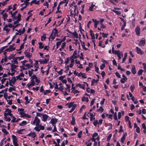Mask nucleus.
<instances>
[{"mask_svg": "<svg viewBox=\"0 0 146 146\" xmlns=\"http://www.w3.org/2000/svg\"><path fill=\"white\" fill-rule=\"evenodd\" d=\"M39 46V48L40 49H42L44 47V45H43L42 43L41 42H39L38 43Z\"/></svg>", "mask_w": 146, "mask_h": 146, "instance_id": "nucleus-23", "label": "nucleus"}, {"mask_svg": "<svg viewBox=\"0 0 146 146\" xmlns=\"http://www.w3.org/2000/svg\"><path fill=\"white\" fill-rule=\"evenodd\" d=\"M25 43V42H24L20 46V48L19 49V50H21L22 49L24 48V45Z\"/></svg>", "mask_w": 146, "mask_h": 146, "instance_id": "nucleus-55", "label": "nucleus"}, {"mask_svg": "<svg viewBox=\"0 0 146 146\" xmlns=\"http://www.w3.org/2000/svg\"><path fill=\"white\" fill-rule=\"evenodd\" d=\"M13 60H11V62L12 63L13 62V64H18V62L17 61V60H18L17 57H15L14 58H13Z\"/></svg>", "mask_w": 146, "mask_h": 146, "instance_id": "nucleus-13", "label": "nucleus"}, {"mask_svg": "<svg viewBox=\"0 0 146 146\" xmlns=\"http://www.w3.org/2000/svg\"><path fill=\"white\" fill-rule=\"evenodd\" d=\"M72 120L71 122V124L72 125H75L76 124L75 118L74 117H72Z\"/></svg>", "mask_w": 146, "mask_h": 146, "instance_id": "nucleus-18", "label": "nucleus"}, {"mask_svg": "<svg viewBox=\"0 0 146 146\" xmlns=\"http://www.w3.org/2000/svg\"><path fill=\"white\" fill-rule=\"evenodd\" d=\"M125 139V137H122L120 140V142L122 143H124V141Z\"/></svg>", "mask_w": 146, "mask_h": 146, "instance_id": "nucleus-58", "label": "nucleus"}, {"mask_svg": "<svg viewBox=\"0 0 146 146\" xmlns=\"http://www.w3.org/2000/svg\"><path fill=\"white\" fill-rule=\"evenodd\" d=\"M8 45H7L3 47H2L0 49V54L3 51V50L5 49L6 48H7L8 46Z\"/></svg>", "mask_w": 146, "mask_h": 146, "instance_id": "nucleus-32", "label": "nucleus"}, {"mask_svg": "<svg viewBox=\"0 0 146 146\" xmlns=\"http://www.w3.org/2000/svg\"><path fill=\"white\" fill-rule=\"evenodd\" d=\"M126 26V23H123V25L121 27V30H123L124 29L125 27Z\"/></svg>", "mask_w": 146, "mask_h": 146, "instance_id": "nucleus-62", "label": "nucleus"}, {"mask_svg": "<svg viewBox=\"0 0 146 146\" xmlns=\"http://www.w3.org/2000/svg\"><path fill=\"white\" fill-rule=\"evenodd\" d=\"M46 36L45 35H43L41 36V40L42 41L46 39Z\"/></svg>", "mask_w": 146, "mask_h": 146, "instance_id": "nucleus-54", "label": "nucleus"}, {"mask_svg": "<svg viewBox=\"0 0 146 146\" xmlns=\"http://www.w3.org/2000/svg\"><path fill=\"white\" fill-rule=\"evenodd\" d=\"M12 137L13 138V145H18L17 143V140L16 137L13 135H12Z\"/></svg>", "mask_w": 146, "mask_h": 146, "instance_id": "nucleus-2", "label": "nucleus"}, {"mask_svg": "<svg viewBox=\"0 0 146 146\" xmlns=\"http://www.w3.org/2000/svg\"><path fill=\"white\" fill-rule=\"evenodd\" d=\"M69 65H67L65 66V68H66V70L64 71L65 72H67V71L69 70Z\"/></svg>", "mask_w": 146, "mask_h": 146, "instance_id": "nucleus-51", "label": "nucleus"}, {"mask_svg": "<svg viewBox=\"0 0 146 146\" xmlns=\"http://www.w3.org/2000/svg\"><path fill=\"white\" fill-rule=\"evenodd\" d=\"M132 66V67L131 70V72L133 74H135L136 73V71L135 70V66L134 65H133Z\"/></svg>", "mask_w": 146, "mask_h": 146, "instance_id": "nucleus-12", "label": "nucleus"}, {"mask_svg": "<svg viewBox=\"0 0 146 146\" xmlns=\"http://www.w3.org/2000/svg\"><path fill=\"white\" fill-rule=\"evenodd\" d=\"M39 125L40 130H44V127L43 126L40 125Z\"/></svg>", "mask_w": 146, "mask_h": 146, "instance_id": "nucleus-63", "label": "nucleus"}, {"mask_svg": "<svg viewBox=\"0 0 146 146\" xmlns=\"http://www.w3.org/2000/svg\"><path fill=\"white\" fill-rule=\"evenodd\" d=\"M15 55L16 54H10L8 58L9 60H10L12 59H13L15 58L14 57L15 56Z\"/></svg>", "mask_w": 146, "mask_h": 146, "instance_id": "nucleus-20", "label": "nucleus"}, {"mask_svg": "<svg viewBox=\"0 0 146 146\" xmlns=\"http://www.w3.org/2000/svg\"><path fill=\"white\" fill-rule=\"evenodd\" d=\"M25 130V129H22L18 131V133L19 134H22L23 133L22 132L23 131Z\"/></svg>", "mask_w": 146, "mask_h": 146, "instance_id": "nucleus-57", "label": "nucleus"}, {"mask_svg": "<svg viewBox=\"0 0 146 146\" xmlns=\"http://www.w3.org/2000/svg\"><path fill=\"white\" fill-rule=\"evenodd\" d=\"M122 76L123 78L120 80V82L121 83L124 84V82L122 80H124V81H126L127 80V78L124 74L122 75Z\"/></svg>", "mask_w": 146, "mask_h": 146, "instance_id": "nucleus-14", "label": "nucleus"}, {"mask_svg": "<svg viewBox=\"0 0 146 146\" xmlns=\"http://www.w3.org/2000/svg\"><path fill=\"white\" fill-rule=\"evenodd\" d=\"M34 61H35V63L34 67L35 68H38V60H34Z\"/></svg>", "mask_w": 146, "mask_h": 146, "instance_id": "nucleus-38", "label": "nucleus"}, {"mask_svg": "<svg viewBox=\"0 0 146 146\" xmlns=\"http://www.w3.org/2000/svg\"><path fill=\"white\" fill-rule=\"evenodd\" d=\"M135 32L136 34L138 36H139L140 34V28L139 26H137L135 29Z\"/></svg>", "mask_w": 146, "mask_h": 146, "instance_id": "nucleus-8", "label": "nucleus"}, {"mask_svg": "<svg viewBox=\"0 0 146 146\" xmlns=\"http://www.w3.org/2000/svg\"><path fill=\"white\" fill-rule=\"evenodd\" d=\"M11 80H12V83L14 84H15L17 80L15 77H13Z\"/></svg>", "mask_w": 146, "mask_h": 146, "instance_id": "nucleus-36", "label": "nucleus"}, {"mask_svg": "<svg viewBox=\"0 0 146 146\" xmlns=\"http://www.w3.org/2000/svg\"><path fill=\"white\" fill-rule=\"evenodd\" d=\"M74 102L68 103L66 104L65 106H68L69 108H70L71 107L72 108L74 106H75V108H76L77 106V104H74Z\"/></svg>", "mask_w": 146, "mask_h": 146, "instance_id": "nucleus-1", "label": "nucleus"}, {"mask_svg": "<svg viewBox=\"0 0 146 146\" xmlns=\"http://www.w3.org/2000/svg\"><path fill=\"white\" fill-rule=\"evenodd\" d=\"M78 58L77 56H74L73 55L71 56L70 58L69 59L71 60V59H74L77 58Z\"/></svg>", "mask_w": 146, "mask_h": 146, "instance_id": "nucleus-56", "label": "nucleus"}, {"mask_svg": "<svg viewBox=\"0 0 146 146\" xmlns=\"http://www.w3.org/2000/svg\"><path fill=\"white\" fill-rule=\"evenodd\" d=\"M9 48L10 49V51H13L15 50V48L14 47H13L11 46H10L9 47Z\"/></svg>", "mask_w": 146, "mask_h": 146, "instance_id": "nucleus-47", "label": "nucleus"}, {"mask_svg": "<svg viewBox=\"0 0 146 146\" xmlns=\"http://www.w3.org/2000/svg\"><path fill=\"white\" fill-rule=\"evenodd\" d=\"M35 119H36V126H38L39 125L40 120L37 116H35Z\"/></svg>", "mask_w": 146, "mask_h": 146, "instance_id": "nucleus-15", "label": "nucleus"}, {"mask_svg": "<svg viewBox=\"0 0 146 146\" xmlns=\"http://www.w3.org/2000/svg\"><path fill=\"white\" fill-rule=\"evenodd\" d=\"M30 1V0H25L24 1V2L25 3V6H24L23 8H21L20 9V10L21 11H23L24 9L26 8L27 6L29 5V4L30 3L29 2V1Z\"/></svg>", "mask_w": 146, "mask_h": 146, "instance_id": "nucleus-3", "label": "nucleus"}, {"mask_svg": "<svg viewBox=\"0 0 146 146\" xmlns=\"http://www.w3.org/2000/svg\"><path fill=\"white\" fill-rule=\"evenodd\" d=\"M58 119L56 118H52L50 121V123L53 125H55L57 122Z\"/></svg>", "mask_w": 146, "mask_h": 146, "instance_id": "nucleus-7", "label": "nucleus"}, {"mask_svg": "<svg viewBox=\"0 0 146 146\" xmlns=\"http://www.w3.org/2000/svg\"><path fill=\"white\" fill-rule=\"evenodd\" d=\"M63 89L64 88H63V86H60L59 88H58V89L61 91L62 92H63L64 91L63 90Z\"/></svg>", "mask_w": 146, "mask_h": 146, "instance_id": "nucleus-64", "label": "nucleus"}, {"mask_svg": "<svg viewBox=\"0 0 146 146\" xmlns=\"http://www.w3.org/2000/svg\"><path fill=\"white\" fill-rule=\"evenodd\" d=\"M135 88V86L134 85H133L131 86H130V88L131 91L132 92H133Z\"/></svg>", "mask_w": 146, "mask_h": 146, "instance_id": "nucleus-39", "label": "nucleus"}, {"mask_svg": "<svg viewBox=\"0 0 146 146\" xmlns=\"http://www.w3.org/2000/svg\"><path fill=\"white\" fill-rule=\"evenodd\" d=\"M53 32H54L53 31H52L50 35L49 38V40H50V38H51V39H52V40H53L54 39V38H55V36H53Z\"/></svg>", "mask_w": 146, "mask_h": 146, "instance_id": "nucleus-27", "label": "nucleus"}, {"mask_svg": "<svg viewBox=\"0 0 146 146\" xmlns=\"http://www.w3.org/2000/svg\"><path fill=\"white\" fill-rule=\"evenodd\" d=\"M105 67V65L104 64H102L100 66V69L101 70L104 69V68Z\"/></svg>", "mask_w": 146, "mask_h": 146, "instance_id": "nucleus-48", "label": "nucleus"}, {"mask_svg": "<svg viewBox=\"0 0 146 146\" xmlns=\"http://www.w3.org/2000/svg\"><path fill=\"white\" fill-rule=\"evenodd\" d=\"M74 59H71V64L69 66L71 68H72L74 65Z\"/></svg>", "mask_w": 146, "mask_h": 146, "instance_id": "nucleus-19", "label": "nucleus"}, {"mask_svg": "<svg viewBox=\"0 0 146 146\" xmlns=\"http://www.w3.org/2000/svg\"><path fill=\"white\" fill-rule=\"evenodd\" d=\"M70 60L69 57L67 58L66 61H65L64 62V63L66 65H67L68 64L69 61Z\"/></svg>", "mask_w": 146, "mask_h": 146, "instance_id": "nucleus-61", "label": "nucleus"}, {"mask_svg": "<svg viewBox=\"0 0 146 146\" xmlns=\"http://www.w3.org/2000/svg\"><path fill=\"white\" fill-rule=\"evenodd\" d=\"M75 106H74L72 108L71 110H70V111H68V112L69 113H72L73 111L76 108H75Z\"/></svg>", "mask_w": 146, "mask_h": 146, "instance_id": "nucleus-59", "label": "nucleus"}, {"mask_svg": "<svg viewBox=\"0 0 146 146\" xmlns=\"http://www.w3.org/2000/svg\"><path fill=\"white\" fill-rule=\"evenodd\" d=\"M82 131H80L78 133V137L79 138H80L81 137V135L82 134Z\"/></svg>", "mask_w": 146, "mask_h": 146, "instance_id": "nucleus-43", "label": "nucleus"}, {"mask_svg": "<svg viewBox=\"0 0 146 146\" xmlns=\"http://www.w3.org/2000/svg\"><path fill=\"white\" fill-rule=\"evenodd\" d=\"M112 11L113 12L115 13L117 15H119L121 14V12L120 11H117L113 9H112Z\"/></svg>", "mask_w": 146, "mask_h": 146, "instance_id": "nucleus-29", "label": "nucleus"}, {"mask_svg": "<svg viewBox=\"0 0 146 146\" xmlns=\"http://www.w3.org/2000/svg\"><path fill=\"white\" fill-rule=\"evenodd\" d=\"M8 94L7 93L5 92L4 94V97L6 100L8 102V100H7Z\"/></svg>", "mask_w": 146, "mask_h": 146, "instance_id": "nucleus-35", "label": "nucleus"}, {"mask_svg": "<svg viewBox=\"0 0 146 146\" xmlns=\"http://www.w3.org/2000/svg\"><path fill=\"white\" fill-rule=\"evenodd\" d=\"M51 92V91L50 90H46L44 91L43 92V94H44V95H46L47 94V93H50Z\"/></svg>", "mask_w": 146, "mask_h": 146, "instance_id": "nucleus-41", "label": "nucleus"}, {"mask_svg": "<svg viewBox=\"0 0 146 146\" xmlns=\"http://www.w3.org/2000/svg\"><path fill=\"white\" fill-rule=\"evenodd\" d=\"M76 86H78L81 88L83 90H84L85 89V84L81 85L79 83L76 85Z\"/></svg>", "mask_w": 146, "mask_h": 146, "instance_id": "nucleus-16", "label": "nucleus"}, {"mask_svg": "<svg viewBox=\"0 0 146 146\" xmlns=\"http://www.w3.org/2000/svg\"><path fill=\"white\" fill-rule=\"evenodd\" d=\"M95 5L92 4L89 8V10L90 11H93V8L95 6Z\"/></svg>", "mask_w": 146, "mask_h": 146, "instance_id": "nucleus-40", "label": "nucleus"}, {"mask_svg": "<svg viewBox=\"0 0 146 146\" xmlns=\"http://www.w3.org/2000/svg\"><path fill=\"white\" fill-rule=\"evenodd\" d=\"M7 17L8 15L6 13H4V14L3 15V18L4 20V21H5L6 20V19H7Z\"/></svg>", "mask_w": 146, "mask_h": 146, "instance_id": "nucleus-31", "label": "nucleus"}, {"mask_svg": "<svg viewBox=\"0 0 146 146\" xmlns=\"http://www.w3.org/2000/svg\"><path fill=\"white\" fill-rule=\"evenodd\" d=\"M81 44H82V47L85 50H88V48L85 46V42H84L83 41L82 42V43H81Z\"/></svg>", "mask_w": 146, "mask_h": 146, "instance_id": "nucleus-25", "label": "nucleus"}, {"mask_svg": "<svg viewBox=\"0 0 146 146\" xmlns=\"http://www.w3.org/2000/svg\"><path fill=\"white\" fill-rule=\"evenodd\" d=\"M27 124V121H23L22 122L20 123L19 124V125L20 126H23Z\"/></svg>", "mask_w": 146, "mask_h": 146, "instance_id": "nucleus-24", "label": "nucleus"}, {"mask_svg": "<svg viewBox=\"0 0 146 146\" xmlns=\"http://www.w3.org/2000/svg\"><path fill=\"white\" fill-rule=\"evenodd\" d=\"M137 53L139 54L142 55L144 54V52H143L141 49L139 48L137 46L135 48Z\"/></svg>", "mask_w": 146, "mask_h": 146, "instance_id": "nucleus-4", "label": "nucleus"}, {"mask_svg": "<svg viewBox=\"0 0 146 146\" xmlns=\"http://www.w3.org/2000/svg\"><path fill=\"white\" fill-rule=\"evenodd\" d=\"M37 77L36 76V75H33L32 76H31V80H34Z\"/></svg>", "mask_w": 146, "mask_h": 146, "instance_id": "nucleus-45", "label": "nucleus"}, {"mask_svg": "<svg viewBox=\"0 0 146 146\" xmlns=\"http://www.w3.org/2000/svg\"><path fill=\"white\" fill-rule=\"evenodd\" d=\"M115 75L118 78H121L120 75L119 74V72H116L115 73Z\"/></svg>", "mask_w": 146, "mask_h": 146, "instance_id": "nucleus-53", "label": "nucleus"}, {"mask_svg": "<svg viewBox=\"0 0 146 146\" xmlns=\"http://www.w3.org/2000/svg\"><path fill=\"white\" fill-rule=\"evenodd\" d=\"M39 1H37L36 0H33L31 3V5L32 4L34 3L35 4L39 5Z\"/></svg>", "mask_w": 146, "mask_h": 146, "instance_id": "nucleus-17", "label": "nucleus"}, {"mask_svg": "<svg viewBox=\"0 0 146 146\" xmlns=\"http://www.w3.org/2000/svg\"><path fill=\"white\" fill-rule=\"evenodd\" d=\"M49 117L46 114H43L42 115V121H46L47 120Z\"/></svg>", "mask_w": 146, "mask_h": 146, "instance_id": "nucleus-9", "label": "nucleus"}, {"mask_svg": "<svg viewBox=\"0 0 146 146\" xmlns=\"http://www.w3.org/2000/svg\"><path fill=\"white\" fill-rule=\"evenodd\" d=\"M35 82H36L37 83L35 84L37 85H38V84L40 82V80H38L37 77L35 79Z\"/></svg>", "mask_w": 146, "mask_h": 146, "instance_id": "nucleus-52", "label": "nucleus"}, {"mask_svg": "<svg viewBox=\"0 0 146 146\" xmlns=\"http://www.w3.org/2000/svg\"><path fill=\"white\" fill-rule=\"evenodd\" d=\"M11 70L12 72H13L15 71L14 69L16 68L17 67H18V66L14 65L13 64H11Z\"/></svg>", "mask_w": 146, "mask_h": 146, "instance_id": "nucleus-11", "label": "nucleus"}, {"mask_svg": "<svg viewBox=\"0 0 146 146\" xmlns=\"http://www.w3.org/2000/svg\"><path fill=\"white\" fill-rule=\"evenodd\" d=\"M127 53H125L124 55V57L123 58L121 62L122 63H123L125 61L126 58L127 57Z\"/></svg>", "mask_w": 146, "mask_h": 146, "instance_id": "nucleus-22", "label": "nucleus"}, {"mask_svg": "<svg viewBox=\"0 0 146 146\" xmlns=\"http://www.w3.org/2000/svg\"><path fill=\"white\" fill-rule=\"evenodd\" d=\"M30 50V49L28 51H27V50H26L24 52V54H25V56L29 58H30L32 56V54L31 55L29 52Z\"/></svg>", "mask_w": 146, "mask_h": 146, "instance_id": "nucleus-5", "label": "nucleus"}, {"mask_svg": "<svg viewBox=\"0 0 146 146\" xmlns=\"http://www.w3.org/2000/svg\"><path fill=\"white\" fill-rule=\"evenodd\" d=\"M145 44V38H143L141 40L139 43L138 44L139 46H143Z\"/></svg>", "mask_w": 146, "mask_h": 146, "instance_id": "nucleus-6", "label": "nucleus"}, {"mask_svg": "<svg viewBox=\"0 0 146 146\" xmlns=\"http://www.w3.org/2000/svg\"><path fill=\"white\" fill-rule=\"evenodd\" d=\"M20 68H21V69L20 70V71H22V70H24L27 69V68H25L23 66H20Z\"/></svg>", "mask_w": 146, "mask_h": 146, "instance_id": "nucleus-60", "label": "nucleus"}, {"mask_svg": "<svg viewBox=\"0 0 146 146\" xmlns=\"http://www.w3.org/2000/svg\"><path fill=\"white\" fill-rule=\"evenodd\" d=\"M99 123L98 122V120H95L93 123V124L95 126H96Z\"/></svg>", "mask_w": 146, "mask_h": 146, "instance_id": "nucleus-42", "label": "nucleus"}, {"mask_svg": "<svg viewBox=\"0 0 146 146\" xmlns=\"http://www.w3.org/2000/svg\"><path fill=\"white\" fill-rule=\"evenodd\" d=\"M19 114L21 115V117H26V113H25L23 112H20L19 113Z\"/></svg>", "mask_w": 146, "mask_h": 146, "instance_id": "nucleus-33", "label": "nucleus"}, {"mask_svg": "<svg viewBox=\"0 0 146 146\" xmlns=\"http://www.w3.org/2000/svg\"><path fill=\"white\" fill-rule=\"evenodd\" d=\"M65 77V75L62 76H61L59 77L58 79L59 80L62 81L63 80V79Z\"/></svg>", "mask_w": 146, "mask_h": 146, "instance_id": "nucleus-49", "label": "nucleus"}, {"mask_svg": "<svg viewBox=\"0 0 146 146\" xmlns=\"http://www.w3.org/2000/svg\"><path fill=\"white\" fill-rule=\"evenodd\" d=\"M2 131L5 135H7L9 133L8 132L5 128H2Z\"/></svg>", "mask_w": 146, "mask_h": 146, "instance_id": "nucleus-37", "label": "nucleus"}, {"mask_svg": "<svg viewBox=\"0 0 146 146\" xmlns=\"http://www.w3.org/2000/svg\"><path fill=\"white\" fill-rule=\"evenodd\" d=\"M8 112V113H7L8 115H9L10 114V113L11 112V110L9 109V108H6L5 109V111H4V112Z\"/></svg>", "mask_w": 146, "mask_h": 146, "instance_id": "nucleus-30", "label": "nucleus"}, {"mask_svg": "<svg viewBox=\"0 0 146 146\" xmlns=\"http://www.w3.org/2000/svg\"><path fill=\"white\" fill-rule=\"evenodd\" d=\"M73 36L76 38H78V34L76 31H75L74 32H72V34Z\"/></svg>", "mask_w": 146, "mask_h": 146, "instance_id": "nucleus-21", "label": "nucleus"}, {"mask_svg": "<svg viewBox=\"0 0 146 146\" xmlns=\"http://www.w3.org/2000/svg\"><path fill=\"white\" fill-rule=\"evenodd\" d=\"M104 110V109L103 108L102 106H100L99 109L97 110L96 111L97 112L100 111L101 113H102Z\"/></svg>", "mask_w": 146, "mask_h": 146, "instance_id": "nucleus-28", "label": "nucleus"}, {"mask_svg": "<svg viewBox=\"0 0 146 146\" xmlns=\"http://www.w3.org/2000/svg\"><path fill=\"white\" fill-rule=\"evenodd\" d=\"M102 36L103 38H107L108 35V34H105L104 33H102Z\"/></svg>", "mask_w": 146, "mask_h": 146, "instance_id": "nucleus-50", "label": "nucleus"}, {"mask_svg": "<svg viewBox=\"0 0 146 146\" xmlns=\"http://www.w3.org/2000/svg\"><path fill=\"white\" fill-rule=\"evenodd\" d=\"M143 72V70L141 69H140L139 70L137 74L139 75H141L142 74Z\"/></svg>", "mask_w": 146, "mask_h": 146, "instance_id": "nucleus-46", "label": "nucleus"}, {"mask_svg": "<svg viewBox=\"0 0 146 146\" xmlns=\"http://www.w3.org/2000/svg\"><path fill=\"white\" fill-rule=\"evenodd\" d=\"M92 21L94 23V27L95 28L97 27V25L99 23V21H97L96 19H92Z\"/></svg>", "mask_w": 146, "mask_h": 146, "instance_id": "nucleus-10", "label": "nucleus"}, {"mask_svg": "<svg viewBox=\"0 0 146 146\" xmlns=\"http://www.w3.org/2000/svg\"><path fill=\"white\" fill-rule=\"evenodd\" d=\"M112 135L111 134H110L108 136L107 139V141H109L111 137H112Z\"/></svg>", "mask_w": 146, "mask_h": 146, "instance_id": "nucleus-44", "label": "nucleus"}, {"mask_svg": "<svg viewBox=\"0 0 146 146\" xmlns=\"http://www.w3.org/2000/svg\"><path fill=\"white\" fill-rule=\"evenodd\" d=\"M15 88H16V87H15V86L13 87H10L9 89V92H11L13 90L15 91Z\"/></svg>", "mask_w": 146, "mask_h": 146, "instance_id": "nucleus-26", "label": "nucleus"}, {"mask_svg": "<svg viewBox=\"0 0 146 146\" xmlns=\"http://www.w3.org/2000/svg\"><path fill=\"white\" fill-rule=\"evenodd\" d=\"M24 66H27V68L28 69H29L30 68H33V65H30L29 64H24Z\"/></svg>", "mask_w": 146, "mask_h": 146, "instance_id": "nucleus-34", "label": "nucleus"}]
</instances>
